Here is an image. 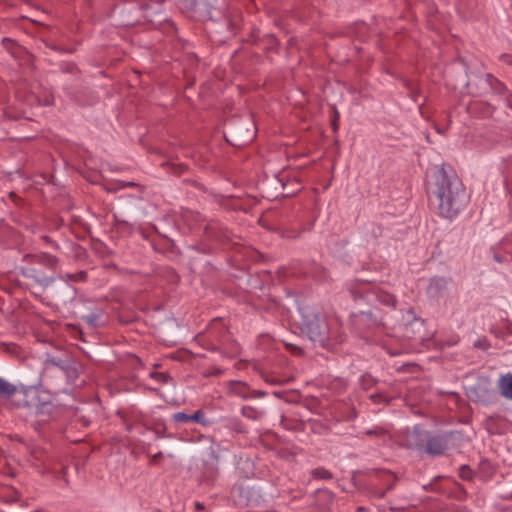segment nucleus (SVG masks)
Segmentation results:
<instances>
[{"label":"nucleus","mask_w":512,"mask_h":512,"mask_svg":"<svg viewBox=\"0 0 512 512\" xmlns=\"http://www.w3.org/2000/svg\"><path fill=\"white\" fill-rule=\"evenodd\" d=\"M242 415L250 420H254L256 418V409L250 405H245L241 409Z\"/></svg>","instance_id":"nucleus-21"},{"label":"nucleus","mask_w":512,"mask_h":512,"mask_svg":"<svg viewBox=\"0 0 512 512\" xmlns=\"http://www.w3.org/2000/svg\"><path fill=\"white\" fill-rule=\"evenodd\" d=\"M467 473H469V470H466V473L463 472L462 477H466Z\"/></svg>","instance_id":"nucleus-38"},{"label":"nucleus","mask_w":512,"mask_h":512,"mask_svg":"<svg viewBox=\"0 0 512 512\" xmlns=\"http://www.w3.org/2000/svg\"><path fill=\"white\" fill-rule=\"evenodd\" d=\"M66 277L73 282H84L87 279L86 271H78L77 273H68Z\"/></svg>","instance_id":"nucleus-19"},{"label":"nucleus","mask_w":512,"mask_h":512,"mask_svg":"<svg viewBox=\"0 0 512 512\" xmlns=\"http://www.w3.org/2000/svg\"><path fill=\"white\" fill-rule=\"evenodd\" d=\"M195 508L197 510H203L204 509V505L202 503H200V502H196L195 503Z\"/></svg>","instance_id":"nucleus-34"},{"label":"nucleus","mask_w":512,"mask_h":512,"mask_svg":"<svg viewBox=\"0 0 512 512\" xmlns=\"http://www.w3.org/2000/svg\"><path fill=\"white\" fill-rule=\"evenodd\" d=\"M48 47H50L51 49L55 50V51H59V52H63L64 50L58 48L57 46L55 45H48Z\"/></svg>","instance_id":"nucleus-35"},{"label":"nucleus","mask_w":512,"mask_h":512,"mask_svg":"<svg viewBox=\"0 0 512 512\" xmlns=\"http://www.w3.org/2000/svg\"><path fill=\"white\" fill-rule=\"evenodd\" d=\"M232 391L236 395H238L244 399L253 398V396H254V391L252 389H250L249 386H247L245 383H242V382L234 383Z\"/></svg>","instance_id":"nucleus-14"},{"label":"nucleus","mask_w":512,"mask_h":512,"mask_svg":"<svg viewBox=\"0 0 512 512\" xmlns=\"http://www.w3.org/2000/svg\"><path fill=\"white\" fill-rule=\"evenodd\" d=\"M445 449V444L442 439L433 437L428 440L426 445V451L429 454L438 455L441 454Z\"/></svg>","instance_id":"nucleus-11"},{"label":"nucleus","mask_w":512,"mask_h":512,"mask_svg":"<svg viewBox=\"0 0 512 512\" xmlns=\"http://www.w3.org/2000/svg\"><path fill=\"white\" fill-rule=\"evenodd\" d=\"M42 239L46 243L53 245L55 248H58V245L56 243H54L53 240L49 236L44 235V236H42Z\"/></svg>","instance_id":"nucleus-30"},{"label":"nucleus","mask_w":512,"mask_h":512,"mask_svg":"<svg viewBox=\"0 0 512 512\" xmlns=\"http://www.w3.org/2000/svg\"><path fill=\"white\" fill-rule=\"evenodd\" d=\"M315 476L321 479H330L332 477L331 473L324 469L315 470Z\"/></svg>","instance_id":"nucleus-24"},{"label":"nucleus","mask_w":512,"mask_h":512,"mask_svg":"<svg viewBox=\"0 0 512 512\" xmlns=\"http://www.w3.org/2000/svg\"><path fill=\"white\" fill-rule=\"evenodd\" d=\"M224 22L226 25V30H227L228 35H225L224 37L219 38L218 41H220V42H225L230 37L234 36L236 34V30L238 29V22L235 19L231 18V16L225 15Z\"/></svg>","instance_id":"nucleus-12"},{"label":"nucleus","mask_w":512,"mask_h":512,"mask_svg":"<svg viewBox=\"0 0 512 512\" xmlns=\"http://www.w3.org/2000/svg\"><path fill=\"white\" fill-rule=\"evenodd\" d=\"M72 359L73 358L68 354L63 356H50L46 359L45 365L46 367L54 366L63 371Z\"/></svg>","instance_id":"nucleus-10"},{"label":"nucleus","mask_w":512,"mask_h":512,"mask_svg":"<svg viewBox=\"0 0 512 512\" xmlns=\"http://www.w3.org/2000/svg\"><path fill=\"white\" fill-rule=\"evenodd\" d=\"M24 277L31 279L35 284L40 286L42 289H46L54 282V277L47 276L42 271L34 268H28L22 271Z\"/></svg>","instance_id":"nucleus-5"},{"label":"nucleus","mask_w":512,"mask_h":512,"mask_svg":"<svg viewBox=\"0 0 512 512\" xmlns=\"http://www.w3.org/2000/svg\"><path fill=\"white\" fill-rule=\"evenodd\" d=\"M467 473H469V470H466V473L463 472L462 477H466Z\"/></svg>","instance_id":"nucleus-40"},{"label":"nucleus","mask_w":512,"mask_h":512,"mask_svg":"<svg viewBox=\"0 0 512 512\" xmlns=\"http://www.w3.org/2000/svg\"><path fill=\"white\" fill-rule=\"evenodd\" d=\"M186 167L184 165H179L177 169L175 170L176 173H182Z\"/></svg>","instance_id":"nucleus-33"},{"label":"nucleus","mask_w":512,"mask_h":512,"mask_svg":"<svg viewBox=\"0 0 512 512\" xmlns=\"http://www.w3.org/2000/svg\"><path fill=\"white\" fill-rule=\"evenodd\" d=\"M23 260L28 263H38L53 270L59 265V259L48 253H41L39 255L26 254L23 257Z\"/></svg>","instance_id":"nucleus-4"},{"label":"nucleus","mask_w":512,"mask_h":512,"mask_svg":"<svg viewBox=\"0 0 512 512\" xmlns=\"http://www.w3.org/2000/svg\"><path fill=\"white\" fill-rule=\"evenodd\" d=\"M18 392V389L12 383L7 382L6 380L0 378V397L1 398H10Z\"/></svg>","instance_id":"nucleus-15"},{"label":"nucleus","mask_w":512,"mask_h":512,"mask_svg":"<svg viewBox=\"0 0 512 512\" xmlns=\"http://www.w3.org/2000/svg\"><path fill=\"white\" fill-rule=\"evenodd\" d=\"M497 388L501 396L512 400V374L502 375L497 381Z\"/></svg>","instance_id":"nucleus-8"},{"label":"nucleus","mask_w":512,"mask_h":512,"mask_svg":"<svg viewBox=\"0 0 512 512\" xmlns=\"http://www.w3.org/2000/svg\"><path fill=\"white\" fill-rule=\"evenodd\" d=\"M232 496L235 504L239 507H247L251 500L249 488L243 484H237L233 487Z\"/></svg>","instance_id":"nucleus-7"},{"label":"nucleus","mask_w":512,"mask_h":512,"mask_svg":"<svg viewBox=\"0 0 512 512\" xmlns=\"http://www.w3.org/2000/svg\"><path fill=\"white\" fill-rule=\"evenodd\" d=\"M36 415L39 418L34 424L35 430L40 431V426L42 423L47 422L49 419H52L55 417V414L57 412V407L52 401L50 400H44L40 401L38 404H36L35 408Z\"/></svg>","instance_id":"nucleus-3"},{"label":"nucleus","mask_w":512,"mask_h":512,"mask_svg":"<svg viewBox=\"0 0 512 512\" xmlns=\"http://www.w3.org/2000/svg\"><path fill=\"white\" fill-rule=\"evenodd\" d=\"M138 184H136L135 182H120L119 183V188H125V187H134V186H137Z\"/></svg>","instance_id":"nucleus-29"},{"label":"nucleus","mask_w":512,"mask_h":512,"mask_svg":"<svg viewBox=\"0 0 512 512\" xmlns=\"http://www.w3.org/2000/svg\"><path fill=\"white\" fill-rule=\"evenodd\" d=\"M2 45L15 59H22L27 54L24 47L10 38H3Z\"/></svg>","instance_id":"nucleus-9"},{"label":"nucleus","mask_w":512,"mask_h":512,"mask_svg":"<svg viewBox=\"0 0 512 512\" xmlns=\"http://www.w3.org/2000/svg\"><path fill=\"white\" fill-rule=\"evenodd\" d=\"M430 201L440 217L452 220L465 208L468 197L462 182L457 177L439 173L435 187L431 191Z\"/></svg>","instance_id":"nucleus-1"},{"label":"nucleus","mask_w":512,"mask_h":512,"mask_svg":"<svg viewBox=\"0 0 512 512\" xmlns=\"http://www.w3.org/2000/svg\"><path fill=\"white\" fill-rule=\"evenodd\" d=\"M467 473H469V470H466V473L463 472L462 477H466Z\"/></svg>","instance_id":"nucleus-39"},{"label":"nucleus","mask_w":512,"mask_h":512,"mask_svg":"<svg viewBox=\"0 0 512 512\" xmlns=\"http://www.w3.org/2000/svg\"><path fill=\"white\" fill-rule=\"evenodd\" d=\"M302 331L309 337V339L318 343L320 346L325 347L332 337L330 324L324 315L314 312L311 309H302Z\"/></svg>","instance_id":"nucleus-2"},{"label":"nucleus","mask_w":512,"mask_h":512,"mask_svg":"<svg viewBox=\"0 0 512 512\" xmlns=\"http://www.w3.org/2000/svg\"><path fill=\"white\" fill-rule=\"evenodd\" d=\"M449 281L444 277H433L430 279L427 287V293L433 298H438L444 295Z\"/></svg>","instance_id":"nucleus-6"},{"label":"nucleus","mask_w":512,"mask_h":512,"mask_svg":"<svg viewBox=\"0 0 512 512\" xmlns=\"http://www.w3.org/2000/svg\"><path fill=\"white\" fill-rule=\"evenodd\" d=\"M31 457L41 464H44L48 460V450L41 446H32L29 448Z\"/></svg>","instance_id":"nucleus-13"},{"label":"nucleus","mask_w":512,"mask_h":512,"mask_svg":"<svg viewBox=\"0 0 512 512\" xmlns=\"http://www.w3.org/2000/svg\"><path fill=\"white\" fill-rule=\"evenodd\" d=\"M65 285H66V287H67L68 289H70L71 291H74V288H73L72 286H70L67 282L65 283Z\"/></svg>","instance_id":"nucleus-36"},{"label":"nucleus","mask_w":512,"mask_h":512,"mask_svg":"<svg viewBox=\"0 0 512 512\" xmlns=\"http://www.w3.org/2000/svg\"><path fill=\"white\" fill-rule=\"evenodd\" d=\"M190 421L200 423L203 425L207 424V421L205 420V414L202 412V410H197L193 414H189Z\"/></svg>","instance_id":"nucleus-20"},{"label":"nucleus","mask_w":512,"mask_h":512,"mask_svg":"<svg viewBox=\"0 0 512 512\" xmlns=\"http://www.w3.org/2000/svg\"><path fill=\"white\" fill-rule=\"evenodd\" d=\"M135 319H136V316L134 314H131V313L121 312L118 315V320L122 324L132 323V322L135 321Z\"/></svg>","instance_id":"nucleus-23"},{"label":"nucleus","mask_w":512,"mask_h":512,"mask_svg":"<svg viewBox=\"0 0 512 512\" xmlns=\"http://www.w3.org/2000/svg\"><path fill=\"white\" fill-rule=\"evenodd\" d=\"M381 301H383L387 305H393L395 300L393 296L387 294Z\"/></svg>","instance_id":"nucleus-28"},{"label":"nucleus","mask_w":512,"mask_h":512,"mask_svg":"<svg viewBox=\"0 0 512 512\" xmlns=\"http://www.w3.org/2000/svg\"><path fill=\"white\" fill-rule=\"evenodd\" d=\"M74 70H76V66L74 64H68L65 69L66 72H73Z\"/></svg>","instance_id":"nucleus-32"},{"label":"nucleus","mask_w":512,"mask_h":512,"mask_svg":"<svg viewBox=\"0 0 512 512\" xmlns=\"http://www.w3.org/2000/svg\"><path fill=\"white\" fill-rule=\"evenodd\" d=\"M153 375H155L157 377V379H159L163 383H166L168 381V379L170 378L169 375H167L165 373H154Z\"/></svg>","instance_id":"nucleus-27"},{"label":"nucleus","mask_w":512,"mask_h":512,"mask_svg":"<svg viewBox=\"0 0 512 512\" xmlns=\"http://www.w3.org/2000/svg\"><path fill=\"white\" fill-rule=\"evenodd\" d=\"M155 433L157 434L158 438L166 436V426L164 424H161L160 426L156 427Z\"/></svg>","instance_id":"nucleus-25"},{"label":"nucleus","mask_w":512,"mask_h":512,"mask_svg":"<svg viewBox=\"0 0 512 512\" xmlns=\"http://www.w3.org/2000/svg\"><path fill=\"white\" fill-rule=\"evenodd\" d=\"M115 218V225L117 226L118 230L121 232H125L130 234L132 232V226L125 220L119 219L117 216H114Z\"/></svg>","instance_id":"nucleus-18"},{"label":"nucleus","mask_w":512,"mask_h":512,"mask_svg":"<svg viewBox=\"0 0 512 512\" xmlns=\"http://www.w3.org/2000/svg\"><path fill=\"white\" fill-rule=\"evenodd\" d=\"M172 419L177 424L190 422L189 414L184 412L174 413Z\"/></svg>","instance_id":"nucleus-22"},{"label":"nucleus","mask_w":512,"mask_h":512,"mask_svg":"<svg viewBox=\"0 0 512 512\" xmlns=\"http://www.w3.org/2000/svg\"><path fill=\"white\" fill-rule=\"evenodd\" d=\"M84 322H86L90 327L96 328L99 326L100 320V312H91L87 315L82 316Z\"/></svg>","instance_id":"nucleus-17"},{"label":"nucleus","mask_w":512,"mask_h":512,"mask_svg":"<svg viewBox=\"0 0 512 512\" xmlns=\"http://www.w3.org/2000/svg\"><path fill=\"white\" fill-rule=\"evenodd\" d=\"M162 457H163L162 452L156 453L152 458L153 463H157Z\"/></svg>","instance_id":"nucleus-31"},{"label":"nucleus","mask_w":512,"mask_h":512,"mask_svg":"<svg viewBox=\"0 0 512 512\" xmlns=\"http://www.w3.org/2000/svg\"><path fill=\"white\" fill-rule=\"evenodd\" d=\"M63 372L66 375L67 381L69 383L75 382V380L79 376V369H78V363L72 359L69 364L65 367V370Z\"/></svg>","instance_id":"nucleus-16"},{"label":"nucleus","mask_w":512,"mask_h":512,"mask_svg":"<svg viewBox=\"0 0 512 512\" xmlns=\"http://www.w3.org/2000/svg\"><path fill=\"white\" fill-rule=\"evenodd\" d=\"M333 127H334V130H336V129H337V127H338V126H337V123H336V120H334V121H333Z\"/></svg>","instance_id":"nucleus-37"},{"label":"nucleus","mask_w":512,"mask_h":512,"mask_svg":"<svg viewBox=\"0 0 512 512\" xmlns=\"http://www.w3.org/2000/svg\"><path fill=\"white\" fill-rule=\"evenodd\" d=\"M287 348L290 350L291 353L293 354H301L302 352V349L296 345H293V344H288L287 345Z\"/></svg>","instance_id":"nucleus-26"}]
</instances>
